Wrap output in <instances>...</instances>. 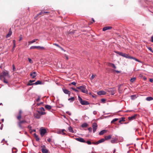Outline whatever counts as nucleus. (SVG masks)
I'll use <instances>...</instances> for the list:
<instances>
[{
  "label": "nucleus",
  "instance_id": "5",
  "mask_svg": "<svg viewBox=\"0 0 153 153\" xmlns=\"http://www.w3.org/2000/svg\"><path fill=\"white\" fill-rule=\"evenodd\" d=\"M35 48L39 49L41 50H45V48L44 47H41L40 46H32L30 48V49H35Z\"/></svg>",
  "mask_w": 153,
  "mask_h": 153
},
{
  "label": "nucleus",
  "instance_id": "16",
  "mask_svg": "<svg viewBox=\"0 0 153 153\" xmlns=\"http://www.w3.org/2000/svg\"><path fill=\"white\" fill-rule=\"evenodd\" d=\"M112 28L111 27L107 26L103 28L102 30L103 31H105L107 30H110Z\"/></svg>",
  "mask_w": 153,
  "mask_h": 153
},
{
  "label": "nucleus",
  "instance_id": "25",
  "mask_svg": "<svg viewBox=\"0 0 153 153\" xmlns=\"http://www.w3.org/2000/svg\"><path fill=\"white\" fill-rule=\"evenodd\" d=\"M11 29L10 28V30L8 33L7 34V35L6 36V38H8L9 37H10L12 34V32L11 31Z\"/></svg>",
  "mask_w": 153,
  "mask_h": 153
},
{
  "label": "nucleus",
  "instance_id": "55",
  "mask_svg": "<svg viewBox=\"0 0 153 153\" xmlns=\"http://www.w3.org/2000/svg\"><path fill=\"white\" fill-rule=\"evenodd\" d=\"M71 84L75 85L76 84V83L75 82H73L71 83Z\"/></svg>",
  "mask_w": 153,
  "mask_h": 153
},
{
  "label": "nucleus",
  "instance_id": "41",
  "mask_svg": "<svg viewBox=\"0 0 153 153\" xmlns=\"http://www.w3.org/2000/svg\"><path fill=\"white\" fill-rule=\"evenodd\" d=\"M13 66V71H16V67L14 65H12Z\"/></svg>",
  "mask_w": 153,
  "mask_h": 153
},
{
  "label": "nucleus",
  "instance_id": "39",
  "mask_svg": "<svg viewBox=\"0 0 153 153\" xmlns=\"http://www.w3.org/2000/svg\"><path fill=\"white\" fill-rule=\"evenodd\" d=\"M131 98L132 100H134L136 98V95H132L131 96Z\"/></svg>",
  "mask_w": 153,
  "mask_h": 153
},
{
  "label": "nucleus",
  "instance_id": "61",
  "mask_svg": "<svg viewBox=\"0 0 153 153\" xmlns=\"http://www.w3.org/2000/svg\"><path fill=\"white\" fill-rule=\"evenodd\" d=\"M114 71H115L117 73H120V71L117 70H114Z\"/></svg>",
  "mask_w": 153,
  "mask_h": 153
},
{
  "label": "nucleus",
  "instance_id": "53",
  "mask_svg": "<svg viewBox=\"0 0 153 153\" xmlns=\"http://www.w3.org/2000/svg\"><path fill=\"white\" fill-rule=\"evenodd\" d=\"M148 48L151 52L153 53V51L152 50V49L151 47H149Z\"/></svg>",
  "mask_w": 153,
  "mask_h": 153
},
{
  "label": "nucleus",
  "instance_id": "7",
  "mask_svg": "<svg viewBox=\"0 0 153 153\" xmlns=\"http://www.w3.org/2000/svg\"><path fill=\"white\" fill-rule=\"evenodd\" d=\"M107 90L112 95H114L115 93V89L114 88H109Z\"/></svg>",
  "mask_w": 153,
  "mask_h": 153
},
{
  "label": "nucleus",
  "instance_id": "6",
  "mask_svg": "<svg viewBox=\"0 0 153 153\" xmlns=\"http://www.w3.org/2000/svg\"><path fill=\"white\" fill-rule=\"evenodd\" d=\"M42 82L41 81L38 80V81H36L35 83H33L30 84V83H27V85H28V86L32 85H37L38 84H42Z\"/></svg>",
  "mask_w": 153,
  "mask_h": 153
},
{
  "label": "nucleus",
  "instance_id": "4",
  "mask_svg": "<svg viewBox=\"0 0 153 153\" xmlns=\"http://www.w3.org/2000/svg\"><path fill=\"white\" fill-rule=\"evenodd\" d=\"M39 110L37 111V112L40 114L41 115H43L45 114L46 113L44 112L45 111L44 108L43 107H41L39 108Z\"/></svg>",
  "mask_w": 153,
  "mask_h": 153
},
{
  "label": "nucleus",
  "instance_id": "24",
  "mask_svg": "<svg viewBox=\"0 0 153 153\" xmlns=\"http://www.w3.org/2000/svg\"><path fill=\"white\" fill-rule=\"evenodd\" d=\"M45 107L46 109L48 110H50L51 109L52 106L50 105H46L45 106Z\"/></svg>",
  "mask_w": 153,
  "mask_h": 153
},
{
  "label": "nucleus",
  "instance_id": "29",
  "mask_svg": "<svg viewBox=\"0 0 153 153\" xmlns=\"http://www.w3.org/2000/svg\"><path fill=\"white\" fill-rule=\"evenodd\" d=\"M125 118L124 117H122L119 120V122L121 124L122 122H125Z\"/></svg>",
  "mask_w": 153,
  "mask_h": 153
},
{
  "label": "nucleus",
  "instance_id": "56",
  "mask_svg": "<svg viewBox=\"0 0 153 153\" xmlns=\"http://www.w3.org/2000/svg\"><path fill=\"white\" fill-rule=\"evenodd\" d=\"M40 100V98L39 97H38L36 100V101L37 102H39Z\"/></svg>",
  "mask_w": 153,
  "mask_h": 153
},
{
  "label": "nucleus",
  "instance_id": "52",
  "mask_svg": "<svg viewBox=\"0 0 153 153\" xmlns=\"http://www.w3.org/2000/svg\"><path fill=\"white\" fill-rule=\"evenodd\" d=\"M88 130L89 132H91L92 131V128L91 127H89L88 128Z\"/></svg>",
  "mask_w": 153,
  "mask_h": 153
},
{
  "label": "nucleus",
  "instance_id": "12",
  "mask_svg": "<svg viewBox=\"0 0 153 153\" xmlns=\"http://www.w3.org/2000/svg\"><path fill=\"white\" fill-rule=\"evenodd\" d=\"M50 13V12L45 11L44 10H42L41 11V12L39 13V14L41 15V16H42L43 15L44 13L49 14Z\"/></svg>",
  "mask_w": 153,
  "mask_h": 153
},
{
  "label": "nucleus",
  "instance_id": "43",
  "mask_svg": "<svg viewBox=\"0 0 153 153\" xmlns=\"http://www.w3.org/2000/svg\"><path fill=\"white\" fill-rule=\"evenodd\" d=\"M63 56L65 57L66 59L67 60H68V56L66 54H64Z\"/></svg>",
  "mask_w": 153,
  "mask_h": 153
},
{
  "label": "nucleus",
  "instance_id": "45",
  "mask_svg": "<svg viewBox=\"0 0 153 153\" xmlns=\"http://www.w3.org/2000/svg\"><path fill=\"white\" fill-rule=\"evenodd\" d=\"M101 101L102 102L104 103L105 102L106 100L105 99H101Z\"/></svg>",
  "mask_w": 153,
  "mask_h": 153
},
{
  "label": "nucleus",
  "instance_id": "36",
  "mask_svg": "<svg viewBox=\"0 0 153 153\" xmlns=\"http://www.w3.org/2000/svg\"><path fill=\"white\" fill-rule=\"evenodd\" d=\"M116 53H118V54H119V55L123 57L124 53H121V52H118V51Z\"/></svg>",
  "mask_w": 153,
  "mask_h": 153
},
{
  "label": "nucleus",
  "instance_id": "11",
  "mask_svg": "<svg viewBox=\"0 0 153 153\" xmlns=\"http://www.w3.org/2000/svg\"><path fill=\"white\" fill-rule=\"evenodd\" d=\"M75 139L76 140L81 142L84 143H86V141H85V140L83 138L81 137L76 138Z\"/></svg>",
  "mask_w": 153,
  "mask_h": 153
},
{
  "label": "nucleus",
  "instance_id": "14",
  "mask_svg": "<svg viewBox=\"0 0 153 153\" xmlns=\"http://www.w3.org/2000/svg\"><path fill=\"white\" fill-rule=\"evenodd\" d=\"M80 103L82 105H87L89 104L88 102L85 100H82Z\"/></svg>",
  "mask_w": 153,
  "mask_h": 153
},
{
  "label": "nucleus",
  "instance_id": "19",
  "mask_svg": "<svg viewBox=\"0 0 153 153\" xmlns=\"http://www.w3.org/2000/svg\"><path fill=\"white\" fill-rule=\"evenodd\" d=\"M108 65L111 67L112 68H116V66L114 65L113 63H108Z\"/></svg>",
  "mask_w": 153,
  "mask_h": 153
},
{
  "label": "nucleus",
  "instance_id": "38",
  "mask_svg": "<svg viewBox=\"0 0 153 153\" xmlns=\"http://www.w3.org/2000/svg\"><path fill=\"white\" fill-rule=\"evenodd\" d=\"M136 78L135 77H134V78H131V79H130V81L132 82H134V81H135V80H136Z\"/></svg>",
  "mask_w": 153,
  "mask_h": 153
},
{
  "label": "nucleus",
  "instance_id": "31",
  "mask_svg": "<svg viewBox=\"0 0 153 153\" xmlns=\"http://www.w3.org/2000/svg\"><path fill=\"white\" fill-rule=\"evenodd\" d=\"M117 138H114L111 140V142L113 143H114L117 141Z\"/></svg>",
  "mask_w": 153,
  "mask_h": 153
},
{
  "label": "nucleus",
  "instance_id": "49",
  "mask_svg": "<svg viewBox=\"0 0 153 153\" xmlns=\"http://www.w3.org/2000/svg\"><path fill=\"white\" fill-rule=\"evenodd\" d=\"M88 145H91V142L90 141H87L86 142Z\"/></svg>",
  "mask_w": 153,
  "mask_h": 153
},
{
  "label": "nucleus",
  "instance_id": "54",
  "mask_svg": "<svg viewBox=\"0 0 153 153\" xmlns=\"http://www.w3.org/2000/svg\"><path fill=\"white\" fill-rule=\"evenodd\" d=\"M22 38V35H21L19 36V41L21 40Z\"/></svg>",
  "mask_w": 153,
  "mask_h": 153
},
{
  "label": "nucleus",
  "instance_id": "47",
  "mask_svg": "<svg viewBox=\"0 0 153 153\" xmlns=\"http://www.w3.org/2000/svg\"><path fill=\"white\" fill-rule=\"evenodd\" d=\"M3 81L4 82L7 84L8 83L7 80H6V78L3 79Z\"/></svg>",
  "mask_w": 153,
  "mask_h": 153
},
{
  "label": "nucleus",
  "instance_id": "22",
  "mask_svg": "<svg viewBox=\"0 0 153 153\" xmlns=\"http://www.w3.org/2000/svg\"><path fill=\"white\" fill-rule=\"evenodd\" d=\"M105 140H109L111 138V135H109L108 136H105Z\"/></svg>",
  "mask_w": 153,
  "mask_h": 153
},
{
  "label": "nucleus",
  "instance_id": "42",
  "mask_svg": "<svg viewBox=\"0 0 153 153\" xmlns=\"http://www.w3.org/2000/svg\"><path fill=\"white\" fill-rule=\"evenodd\" d=\"M66 132V131L65 129H62V134H65V132Z\"/></svg>",
  "mask_w": 153,
  "mask_h": 153
},
{
  "label": "nucleus",
  "instance_id": "27",
  "mask_svg": "<svg viewBox=\"0 0 153 153\" xmlns=\"http://www.w3.org/2000/svg\"><path fill=\"white\" fill-rule=\"evenodd\" d=\"M38 40V39H34L33 40L29 41L28 43L29 44H30L31 43H33L35 42H36V41H37Z\"/></svg>",
  "mask_w": 153,
  "mask_h": 153
},
{
  "label": "nucleus",
  "instance_id": "32",
  "mask_svg": "<svg viewBox=\"0 0 153 153\" xmlns=\"http://www.w3.org/2000/svg\"><path fill=\"white\" fill-rule=\"evenodd\" d=\"M88 125L87 123H84L82 124L81 125V127H86L88 126Z\"/></svg>",
  "mask_w": 153,
  "mask_h": 153
},
{
  "label": "nucleus",
  "instance_id": "62",
  "mask_svg": "<svg viewBox=\"0 0 153 153\" xmlns=\"http://www.w3.org/2000/svg\"><path fill=\"white\" fill-rule=\"evenodd\" d=\"M133 58H131V59H134L136 61H139L138 60V59H136L135 58L133 57Z\"/></svg>",
  "mask_w": 153,
  "mask_h": 153
},
{
  "label": "nucleus",
  "instance_id": "59",
  "mask_svg": "<svg viewBox=\"0 0 153 153\" xmlns=\"http://www.w3.org/2000/svg\"><path fill=\"white\" fill-rule=\"evenodd\" d=\"M149 81L151 82H153V79H150Z\"/></svg>",
  "mask_w": 153,
  "mask_h": 153
},
{
  "label": "nucleus",
  "instance_id": "35",
  "mask_svg": "<svg viewBox=\"0 0 153 153\" xmlns=\"http://www.w3.org/2000/svg\"><path fill=\"white\" fill-rule=\"evenodd\" d=\"M118 120V118H115V119H114L111 122V123H114L117 121V120Z\"/></svg>",
  "mask_w": 153,
  "mask_h": 153
},
{
  "label": "nucleus",
  "instance_id": "17",
  "mask_svg": "<svg viewBox=\"0 0 153 153\" xmlns=\"http://www.w3.org/2000/svg\"><path fill=\"white\" fill-rule=\"evenodd\" d=\"M97 94L99 95L106 94V92L103 91H100L97 92Z\"/></svg>",
  "mask_w": 153,
  "mask_h": 153
},
{
  "label": "nucleus",
  "instance_id": "33",
  "mask_svg": "<svg viewBox=\"0 0 153 153\" xmlns=\"http://www.w3.org/2000/svg\"><path fill=\"white\" fill-rule=\"evenodd\" d=\"M13 153H16L17 152V149L15 148H13L12 149Z\"/></svg>",
  "mask_w": 153,
  "mask_h": 153
},
{
  "label": "nucleus",
  "instance_id": "21",
  "mask_svg": "<svg viewBox=\"0 0 153 153\" xmlns=\"http://www.w3.org/2000/svg\"><path fill=\"white\" fill-rule=\"evenodd\" d=\"M42 152V153H47L49 152V151L47 149H41Z\"/></svg>",
  "mask_w": 153,
  "mask_h": 153
},
{
  "label": "nucleus",
  "instance_id": "26",
  "mask_svg": "<svg viewBox=\"0 0 153 153\" xmlns=\"http://www.w3.org/2000/svg\"><path fill=\"white\" fill-rule=\"evenodd\" d=\"M105 141V139L104 138H102L98 140L97 142V144H99L100 143L103 142Z\"/></svg>",
  "mask_w": 153,
  "mask_h": 153
},
{
  "label": "nucleus",
  "instance_id": "8",
  "mask_svg": "<svg viewBox=\"0 0 153 153\" xmlns=\"http://www.w3.org/2000/svg\"><path fill=\"white\" fill-rule=\"evenodd\" d=\"M97 126V123H95L93 124L92 127L93 129V133H94L96 131Z\"/></svg>",
  "mask_w": 153,
  "mask_h": 153
},
{
  "label": "nucleus",
  "instance_id": "20",
  "mask_svg": "<svg viewBox=\"0 0 153 153\" xmlns=\"http://www.w3.org/2000/svg\"><path fill=\"white\" fill-rule=\"evenodd\" d=\"M123 57H125L126 58H129L130 59H131V58H133V57H131L130 56H129L128 54H126L125 53H124V55Z\"/></svg>",
  "mask_w": 153,
  "mask_h": 153
},
{
  "label": "nucleus",
  "instance_id": "9",
  "mask_svg": "<svg viewBox=\"0 0 153 153\" xmlns=\"http://www.w3.org/2000/svg\"><path fill=\"white\" fill-rule=\"evenodd\" d=\"M40 134L41 136L42 137L47 132V130L46 129H43L40 130Z\"/></svg>",
  "mask_w": 153,
  "mask_h": 153
},
{
  "label": "nucleus",
  "instance_id": "44",
  "mask_svg": "<svg viewBox=\"0 0 153 153\" xmlns=\"http://www.w3.org/2000/svg\"><path fill=\"white\" fill-rule=\"evenodd\" d=\"M71 88L74 91L76 92H78L79 91L77 89V88L76 89L74 88Z\"/></svg>",
  "mask_w": 153,
  "mask_h": 153
},
{
  "label": "nucleus",
  "instance_id": "58",
  "mask_svg": "<svg viewBox=\"0 0 153 153\" xmlns=\"http://www.w3.org/2000/svg\"><path fill=\"white\" fill-rule=\"evenodd\" d=\"M97 111H94L93 112V113L94 115H96L97 114Z\"/></svg>",
  "mask_w": 153,
  "mask_h": 153
},
{
  "label": "nucleus",
  "instance_id": "15",
  "mask_svg": "<svg viewBox=\"0 0 153 153\" xmlns=\"http://www.w3.org/2000/svg\"><path fill=\"white\" fill-rule=\"evenodd\" d=\"M62 90L65 94L69 95L70 94V92L68 90L65 88H62Z\"/></svg>",
  "mask_w": 153,
  "mask_h": 153
},
{
  "label": "nucleus",
  "instance_id": "34",
  "mask_svg": "<svg viewBox=\"0 0 153 153\" xmlns=\"http://www.w3.org/2000/svg\"><path fill=\"white\" fill-rule=\"evenodd\" d=\"M75 99L74 97H72L71 98H70L68 99V100L69 101H71V102H73L74 101Z\"/></svg>",
  "mask_w": 153,
  "mask_h": 153
},
{
  "label": "nucleus",
  "instance_id": "2",
  "mask_svg": "<svg viewBox=\"0 0 153 153\" xmlns=\"http://www.w3.org/2000/svg\"><path fill=\"white\" fill-rule=\"evenodd\" d=\"M9 76L7 71H4L2 73L0 76V79H3L9 78Z\"/></svg>",
  "mask_w": 153,
  "mask_h": 153
},
{
  "label": "nucleus",
  "instance_id": "1",
  "mask_svg": "<svg viewBox=\"0 0 153 153\" xmlns=\"http://www.w3.org/2000/svg\"><path fill=\"white\" fill-rule=\"evenodd\" d=\"M22 110H19L18 115L16 117L17 119L19 120V121L17 122V125L21 129L23 128L22 125L27 123V121L25 120H21L22 117Z\"/></svg>",
  "mask_w": 153,
  "mask_h": 153
},
{
  "label": "nucleus",
  "instance_id": "63",
  "mask_svg": "<svg viewBox=\"0 0 153 153\" xmlns=\"http://www.w3.org/2000/svg\"><path fill=\"white\" fill-rule=\"evenodd\" d=\"M28 128H30V129H31V126L30 125H29L28 126Z\"/></svg>",
  "mask_w": 153,
  "mask_h": 153
},
{
  "label": "nucleus",
  "instance_id": "48",
  "mask_svg": "<svg viewBox=\"0 0 153 153\" xmlns=\"http://www.w3.org/2000/svg\"><path fill=\"white\" fill-rule=\"evenodd\" d=\"M53 45H55L57 47H58L59 48H60V46L58 44H56V43H53Z\"/></svg>",
  "mask_w": 153,
  "mask_h": 153
},
{
  "label": "nucleus",
  "instance_id": "46",
  "mask_svg": "<svg viewBox=\"0 0 153 153\" xmlns=\"http://www.w3.org/2000/svg\"><path fill=\"white\" fill-rule=\"evenodd\" d=\"M28 60L30 63H33V61H32V59H31L28 58Z\"/></svg>",
  "mask_w": 153,
  "mask_h": 153
},
{
  "label": "nucleus",
  "instance_id": "10",
  "mask_svg": "<svg viewBox=\"0 0 153 153\" xmlns=\"http://www.w3.org/2000/svg\"><path fill=\"white\" fill-rule=\"evenodd\" d=\"M41 115L39 114L38 112V113H34V116L36 118L39 119L40 118Z\"/></svg>",
  "mask_w": 153,
  "mask_h": 153
},
{
  "label": "nucleus",
  "instance_id": "30",
  "mask_svg": "<svg viewBox=\"0 0 153 153\" xmlns=\"http://www.w3.org/2000/svg\"><path fill=\"white\" fill-rule=\"evenodd\" d=\"M146 100L148 101H150L153 100V98L152 97H146Z\"/></svg>",
  "mask_w": 153,
  "mask_h": 153
},
{
  "label": "nucleus",
  "instance_id": "57",
  "mask_svg": "<svg viewBox=\"0 0 153 153\" xmlns=\"http://www.w3.org/2000/svg\"><path fill=\"white\" fill-rule=\"evenodd\" d=\"M39 15H41L39 14V13L36 16L34 17V19H36Z\"/></svg>",
  "mask_w": 153,
  "mask_h": 153
},
{
  "label": "nucleus",
  "instance_id": "18",
  "mask_svg": "<svg viewBox=\"0 0 153 153\" xmlns=\"http://www.w3.org/2000/svg\"><path fill=\"white\" fill-rule=\"evenodd\" d=\"M36 72H34L31 73L30 74V76L32 77L33 78H34L36 76Z\"/></svg>",
  "mask_w": 153,
  "mask_h": 153
},
{
  "label": "nucleus",
  "instance_id": "60",
  "mask_svg": "<svg viewBox=\"0 0 153 153\" xmlns=\"http://www.w3.org/2000/svg\"><path fill=\"white\" fill-rule=\"evenodd\" d=\"M151 41L152 42H153V36L151 37Z\"/></svg>",
  "mask_w": 153,
  "mask_h": 153
},
{
  "label": "nucleus",
  "instance_id": "51",
  "mask_svg": "<svg viewBox=\"0 0 153 153\" xmlns=\"http://www.w3.org/2000/svg\"><path fill=\"white\" fill-rule=\"evenodd\" d=\"M35 80H30L29 81V83H30V84H31V83H32L33 82H35Z\"/></svg>",
  "mask_w": 153,
  "mask_h": 153
},
{
  "label": "nucleus",
  "instance_id": "64",
  "mask_svg": "<svg viewBox=\"0 0 153 153\" xmlns=\"http://www.w3.org/2000/svg\"><path fill=\"white\" fill-rule=\"evenodd\" d=\"M51 139L50 138H48V140H47V141L48 142H50L51 141Z\"/></svg>",
  "mask_w": 153,
  "mask_h": 153
},
{
  "label": "nucleus",
  "instance_id": "37",
  "mask_svg": "<svg viewBox=\"0 0 153 153\" xmlns=\"http://www.w3.org/2000/svg\"><path fill=\"white\" fill-rule=\"evenodd\" d=\"M68 130L70 132H73V130L71 126H70L69 127Z\"/></svg>",
  "mask_w": 153,
  "mask_h": 153
},
{
  "label": "nucleus",
  "instance_id": "3",
  "mask_svg": "<svg viewBox=\"0 0 153 153\" xmlns=\"http://www.w3.org/2000/svg\"><path fill=\"white\" fill-rule=\"evenodd\" d=\"M76 88L80 89L83 93L88 94V91L84 85H82L79 87H77Z\"/></svg>",
  "mask_w": 153,
  "mask_h": 153
},
{
  "label": "nucleus",
  "instance_id": "40",
  "mask_svg": "<svg viewBox=\"0 0 153 153\" xmlns=\"http://www.w3.org/2000/svg\"><path fill=\"white\" fill-rule=\"evenodd\" d=\"M78 100L80 102L83 100L82 98L79 96H78Z\"/></svg>",
  "mask_w": 153,
  "mask_h": 153
},
{
  "label": "nucleus",
  "instance_id": "50",
  "mask_svg": "<svg viewBox=\"0 0 153 153\" xmlns=\"http://www.w3.org/2000/svg\"><path fill=\"white\" fill-rule=\"evenodd\" d=\"M41 148H42V149H46V147L45 145H43L41 146Z\"/></svg>",
  "mask_w": 153,
  "mask_h": 153
},
{
  "label": "nucleus",
  "instance_id": "13",
  "mask_svg": "<svg viewBox=\"0 0 153 153\" xmlns=\"http://www.w3.org/2000/svg\"><path fill=\"white\" fill-rule=\"evenodd\" d=\"M137 117V115L136 114L132 116L131 117H129L128 119L130 120H131L135 119Z\"/></svg>",
  "mask_w": 153,
  "mask_h": 153
},
{
  "label": "nucleus",
  "instance_id": "23",
  "mask_svg": "<svg viewBox=\"0 0 153 153\" xmlns=\"http://www.w3.org/2000/svg\"><path fill=\"white\" fill-rule=\"evenodd\" d=\"M107 132V131L105 130H102L101 131L100 133L99 134L100 135H102L104 134V133H106Z\"/></svg>",
  "mask_w": 153,
  "mask_h": 153
},
{
  "label": "nucleus",
  "instance_id": "28",
  "mask_svg": "<svg viewBox=\"0 0 153 153\" xmlns=\"http://www.w3.org/2000/svg\"><path fill=\"white\" fill-rule=\"evenodd\" d=\"M34 135L36 140L37 141H39V139L38 136L35 133L34 134Z\"/></svg>",
  "mask_w": 153,
  "mask_h": 153
}]
</instances>
